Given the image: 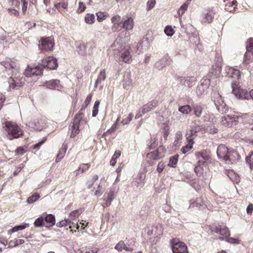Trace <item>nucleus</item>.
Instances as JSON below:
<instances>
[{
    "label": "nucleus",
    "instance_id": "1",
    "mask_svg": "<svg viewBox=\"0 0 253 253\" xmlns=\"http://www.w3.org/2000/svg\"><path fill=\"white\" fill-rule=\"evenodd\" d=\"M3 128L7 133V138L10 140L18 138L23 134V131L17 124L11 121H6Z\"/></svg>",
    "mask_w": 253,
    "mask_h": 253
},
{
    "label": "nucleus",
    "instance_id": "2",
    "mask_svg": "<svg viewBox=\"0 0 253 253\" xmlns=\"http://www.w3.org/2000/svg\"><path fill=\"white\" fill-rule=\"evenodd\" d=\"M170 245L173 253H189L187 245L178 239H171Z\"/></svg>",
    "mask_w": 253,
    "mask_h": 253
},
{
    "label": "nucleus",
    "instance_id": "3",
    "mask_svg": "<svg viewBox=\"0 0 253 253\" xmlns=\"http://www.w3.org/2000/svg\"><path fill=\"white\" fill-rule=\"evenodd\" d=\"M211 98L218 111L222 113H225L227 107L221 95L218 92H214L212 94Z\"/></svg>",
    "mask_w": 253,
    "mask_h": 253
},
{
    "label": "nucleus",
    "instance_id": "4",
    "mask_svg": "<svg viewBox=\"0 0 253 253\" xmlns=\"http://www.w3.org/2000/svg\"><path fill=\"white\" fill-rule=\"evenodd\" d=\"M39 44V49L42 52L51 51L54 45V39L51 37L42 38Z\"/></svg>",
    "mask_w": 253,
    "mask_h": 253
},
{
    "label": "nucleus",
    "instance_id": "5",
    "mask_svg": "<svg viewBox=\"0 0 253 253\" xmlns=\"http://www.w3.org/2000/svg\"><path fill=\"white\" fill-rule=\"evenodd\" d=\"M232 92L238 98L249 99L250 94L248 91L238 86V84L235 81L232 83Z\"/></svg>",
    "mask_w": 253,
    "mask_h": 253
},
{
    "label": "nucleus",
    "instance_id": "6",
    "mask_svg": "<svg viewBox=\"0 0 253 253\" xmlns=\"http://www.w3.org/2000/svg\"><path fill=\"white\" fill-rule=\"evenodd\" d=\"M211 231L219 234L223 237H220V240H224V238H228L230 235V232L226 225H218L213 226L211 228Z\"/></svg>",
    "mask_w": 253,
    "mask_h": 253
},
{
    "label": "nucleus",
    "instance_id": "7",
    "mask_svg": "<svg viewBox=\"0 0 253 253\" xmlns=\"http://www.w3.org/2000/svg\"><path fill=\"white\" fill-rule=\"evenodd\" d=\"M42 65L43 68L49 70H54L58 67L57 59L53 56H48L43 58L42 61Z\"/></svg>",
    "mask_w": 253,
    "mask_h": 253
},
{
    "label": "nucleus",
    "instance_id": "8",
    "mask_svg": "<svg viewBox=\"0 0 253 253\" xmlns=\"http://www.w3.org/2000/svg\"><path fill=\"white\" fill-rule=\"evenodd\" d=\"M43 67L42 65L35 67L28 66L25 70L24 75L26 77H31L34 76H40L43 73Z\"/></svg>",
    "mask_w": 253,
    "mask_h": 253
},
{
    "label": "nucleus",
    "instance_id": "9",
    "mask_svg": "<svg viewBox=\"0 0 253 253\" xmlns=\"http://www.w3.org/2000/svg\"><path fill=\"white\" fill-rule=\"evenodd\" d=\"M239 116L235 114L224 115L221 118V123L226 126H232L238 121Z\"/></svg>",
    "mask_w": 253,
    "mask_h": 253
},
{
    "label": "nucleus",
    "instance_id": "10",
    "mask_svg": "<svg viewBox=\"0 0 253 253\" xmlns=\"http://www.w3.org/2000/svg\"><path fill=\"white\" fill-rule=\"evenodd\" d=\"M130 46L125 48L120 55V60L125 63H130L132 61V56L130 54Z\"/></svg>",
    "mask_w": 253,
    "mask_h": 253
},
{
    "label": "nucleus",
    "instance_id": "11",
    "mask_svg": "<svg viewBox=\"0 0 253 253\" xmlns=\"http://www.w3.org/2000/svg\"><path fill=\"white\" fill-rule=\"evenodd\" d=\"M104 202L101 205L104 207H108L111 204L112 201L115 198V191L113 189H110V191L106 193L104 196Z\"/></svg>",
    "mask_w": 253,
    "mask_h": 253
},
{
    "label": "nucleus",
    "instance_id": "12",
    "mask_svg": "<svg viewBox=\"0 0 253 253\" xmlns=\"http://www.w3.org/2000/svg\"><path fill=\"white\" fill-rule=\"evenodd\" d=\"M240 158V156L237 151L230 149L224 161L227 164H229L236 162Z\"/></svg>",
    "mask_w": 253,
    "mask_h": 253
},
{
    "label": "nucleus",
    "instance_id": "13",
    "mask_svg": "<svg viewBox=\"0 0 253 253\" xmlns=\"http://www.w3.org/2000/svg\"><path fill=\"white\" fill-rule=\"evenodd\" d=\"M0 64L3 66L6 70H10L17 68V63L14 59L7 58L0 62Z\"/></svg>",
    "mask_w": 253,
    "mask_h": 253
},
{
    "label": "nucleus",
    "instance_id": "14",
    "mask_svg": "<svg viewBox=\"0 0 253 253\" xmlns=\"http://www.w3.org/2000/svg\"><path fill=\"white\" fill-rule=\"evenodd\" d=\"M230 150L225 145L220 144L218 146L217 154L219 158L225 160Z\"/></svg>",
    "mask_w": 253,
    "mask_h": 253
},
{
    "label": "nucleus",
    "instance_id": "15",
    "mask_svg": "<svg viewBox=\"0 0 253 253\" xmlns=\"http://www.w3.org/2000/svg\"><path fill=\"white\" fill-rule=\"evenodd\" d=\"M45 119L42 117L35 119L31 123V126L35 129L39 130H42L44 126Z\"/></svg>",
    "mask_w": 253,
    "mask_h": 253
},
{
    "label": "nucleus",
    "instance_id": "16",
    "mask_svg": "<svg viewBox=\"0 0 253 253\" xmlns=\"http://www.w3.org/2000/svg\"><path fill=\"white\" fill-rule=\"evenodd\" d=\"M46 86L52 89L60 90L63 88L62 85L60 84V82L58 80H51L45 83Z\"/></svg>",
    "mask_w": 253,
    "mask_h": 253
},
{
    "label": "nucleus",
    "instance_id": "17",
    "mask_svg": "<svg viewBox=\"0 0 253 253\" xmlns=\"http://www.w3.org/2000/svg\"><path fill=\"white\" fill-rule=\"evenodd\" d=\"M158 106V101L152 100L143 105L141 108L143 114H144L155 108Z\"/></svg>",
    "mask_w": 253,
    "mask_h": 253
},
{
    "label": "nucleus",
    "instance_id": "18",
    "mask_svg": "<svg viewBox=\"0 0 253 253\" xmlns=\"http://www.w3.org/2000/svg\"><path fill=\"white\" fill-rule=\"evenodd\" d=\"M197 136V131L196 129L192 128L187 131L186 134V139L187 143H192L194 144V139Z\"/></svg>",
    "mask_w": 253,
    "mask_h": 253
},
{
    "label": "nucleus",
    "instance_id": "19",
    "mask_svg": "<svg viewBox=\"0 0 253 253\" xmlns=\"http://www.w3.org/2000/svg\"><path fill=\"white\" fill-rule=\"evenodd\" d=\"M227 75L232 78L239 80L241 76L240 71L234 68H229L227 69Z\"/></svg>",
    "mask_w": 253,
    "mask_h": 253
},
{
    "label": "nucleus",
    "instance_id": "20",
    "mask_svg": "<svg viewBox=\"0 0 253 253\" xmlns=\"http://www.w3.org/2000/svg\"><path fill=\"white\" fill-rule=\"evenodd\" d=\"M196 160L198 161H209L211 159L210 156L207 153L205 150H202L200 152H197L195 154Z\"/></svg>",
    "mask_w": 253,
    "mask_h": 253
},
{
    "label": "nucleus",
    "instance_id": "21",
    "mask_svg": "<svg viewBox=\"0 0 253 253\" xmlns=\"http://www.w3.org/2000/svg\"><path fill=\"white\" fill-rule=\"evenodd\" d=\"M215 14V12L212 9H209L208 12L205 14L203 22L204 23H211L212 21Z\"/></svg>",
    "mask_w": 253,
    "mask_h": 253
},
{
    "label": "nucleus",
    "instance_id": "22",
    "mask_svg": "<svg viewBox=\"0 0 253 253\" xmlns=\"http://www.w3.org/2000/svg\"><path fill=\"white\" fill-rule=\"evenodd\" d=\"M162 156H160L159 148L155 151L148 153L146 155V158L150 162L151 160H158L160 159Z\"/></svg>",
    "mask_w": 253,
    "mask_h": 253
},
{
    "label": "nucleus",
    "instance_id": "23",
    "mask_svg": "<svg viewBox=\"0 0 253 253\" xmlns=\"http://www.w3.org/2000/svg\"><path fill=\"white\" fill-rule=\"evenodd\" d=\"M44 221H45L47 225L46 227L50 228L52 227L55 223V218L54 215L49 214L46 215L44 217Z\"/></svg>",
    "mask_w": 253,
    "mask_h": 253
},
{
    "label": "nucleus",
    "instance_id": "24",
    "mask_svg": "<svg viewBox=\"0 0 253 253\" xmlns=\"http://www.w3.org/2000/svg\"><path fill=\"white\" fill-rule=\"evenodd\" d=\"M68 2L65 0H62L61 2H57L54 4V7L60 13H62L64 10L68 8Z\"/></svg>",
    "mask_w": 253,
    "mask_h": 253
},
{
    "label": "nucleus",
    "instance_id": "25",
    "mask_svg": "<svg viewBox=\"0 0 253 253\" xmlns=\"http://www.w3.org/2000/svg\"><path fill=\"white\" fill-rule=\"evenodd\" d=\"M192 109L194 114L197 118H200L203 113V108L201 104H194L192 105Z\"/></svg>",
    "mask_w": 253,
    "mask_h": 253
},
{
    "label": "nucleus",
    "instance_id": "26",
    "mask_svg": "<svg viewBox=\"0 0 253 253\" xmlns=\"http://www.w3.org/2000/svg\"><path fill=\"white\" fill-rule=\"evenodd\" d=\"M134 26V21L132 17H128L125 20L123 24V27L126 30H130L132 29Z\"/></svg>",
    "mask_w": 253,
    "mask_h": 253
},
{
    "label": "nucleus",
    "instance_id": "27",
    "mask_svg": "<svg viewBox=\"0 0 253 253\" xmlns=\"http://www.w3.org/2000/svg\"><path fill=\"white\" fill-rule=\"evenodd\" d=\"M115 249L119 252H122L123 249L126 251H132L133 249L126 246L123 241H120L115 247Z\"/></svg>",
    "mask_w": 253,
    "mask_h": 253
},
{
    "label": "nucleus",
    "instance_id": "28",
    "mask_svg": "<svg viewBox=\"0 0 253 253\" xmlns=\"http://www.w3.org/2000/svg\"><path fill=\"white\" fill-rule=\"evenodd\" d=\"M106 78V73L105 69L102 70L98 76L97 80L94 84V86L96 87L98 84H100L102 81H104Z\"/></svg>",
    "mask_w": 253,
    "mask_h": 253
},
{
    "label": "nucleus",
    "instance_id": "29",
    "mask_svg": "<svg viewBox=\"0 0 253 253\" xmlns=\"http://www.w3.org/2000/svg\"><path fill=\"white\" fill-rule=\"evenodd\" d=\"M247 51L244 55V61L247 63L249 64L250 62L253 61V52L248 49L247 47H246Z\"/></svg>",
    "mask_w": 253,
    "mask_h": 253
},
{
    "label": "nucleus",
    "instance_id": "30",
    "mask_svg": "<svg viewBox=\"0 0 253 253\" xmlns=\"http://www.w3.org/2000/svg\"><path fill=\"white\" fill-rule=\"evenodd\" d=\"M84 211V209L80 208L78 210L72 211L70 213L69 219H70V221L76 219V218L80 216Z\"/></svg>",
    "mask_w": 253,
    "mask_h": 253
},
{
    "label": "nucleus",
    "instance_id": "31",
    "mask_svg": "<svg viewBox=\"0 0 253 253\" xmlns=\"http://www.w3.org/2000/svg\"><path fill=\"white\" fill-rule=\"evenodd\" d=\"M191 0H187L184 3L177 11V14L179 17H181L182 15L185 13V11L187 9V8L190 3Z\"/></svg>",
    "mask_w": 253,
    "mask_h": 253
},
{
    "label": "nucleus",
    "instance_id": "32",
    "mask_svg": "<svg viewBox=\"0 0 253 253\" xmlns=\"http://www.w3.org/2000/svg\"><path fill=\"white\" fill-rule=\"evenodd\" d=\"M178 159L179 155L178 154H176L174 156L170 157L169 158V163L168 164V166L170 168H176Z\"/></svg>",
    "mask_w": 253,
    "mask_h": 253
},
{
    "label": "nucleus",
    "instance_id": "33",
    "mask_svg": "<svg viewBox=\"0 0 253 253\" xmlns=\"http://www.w3.org/2000/svg\"><path fill=\"white\" fill-rule=\"evenodd\" d=\"M90 167L89 163L82 164L80 165L79 168L76 170V175L79 174L80 173H83L87 170Z\"/></svg>",
    "mask_w": 253,
    "mask_h": 253
},
{
    "label": "nucleus",
    "instance_id": "34",
    "mask_svg": "<svg viewBox=\"0 0 253 253\" xmlns=\"http://www.w3.org/2000/svg\"><path fill=\"white\" fill-rule=\"evenodd\" d=\"M71 138H74L80 132L79 126H76L75 124L73 123L71 126Z\"/></svg>",
    "mask_w": 253,
    "mask_h": 253
},
{
    "label": "nucleus",
    "instance_id": "35",
    "mask_svg": "<svg viewBox=\"0 0 253 253\" xmlns=\"http://www.w3.org/2000/svg\"><path fill=\"white\" fill-rule=\"evenodd\" d=\"M84 116V114L80 111L74 117L73 123L75 124L76 126L78 125L80 126V122L82 120Z\"/></svg>",
    "mask_w": 253,
    "mask_h": 253
},
{
    "label": "nucleus",
    "instance_id": "36",
    "mask_svg": "<svg viewBox=\"0 0 253 253\" xmlns=\"http://www.w3.org/2000/svg\"><path fill=\"white\" fill-rule=\"evenodd\" d=\"M96 15L97 17V20L99 22L103 21L109 17V14L106 12L99 11L97 12Z\"/></svg>",
    "mask_w": 253,
    "mask_h": 253
},
{
    "label": "nucleus",
    "instance_id": "37",
    "mask_svg": "<svg viewBox=\"0 0 253 253\" xmlns=\"http://www.w3.org/2000/svg\"><path fill=\"white\" fill-rule=\"evenodd\" d=\"M221 67L220 66L215 65H213L211 68V73L215 77H217L220 74Z\"/></svg>",
    "mask_w": 253,
    "mask_h": 253
},
{
    "label": "nucleus",
    "instance_id": "38",
    "mask_svg": "<svg viewBox=\"0 0 253 253\" xmlns=\"http://www.w3.org/2000/svg\"><path fill=\"white\" fill-rule=\"evenodd\" d=\"M178 111L182 114H188L192 111V107L189 105H186L180 107Z\"/></svg>",
    "mask_w": 253,
    "mask_h": 253
},
{
    "label": "nucleus",
    "instance_id": "39",
    "mask_svg": "<svg viewBox=\"0 0 253 253\" xmlns=\"http://www.w3.org/2000/svg\"><path fill=\"white\" fill-rule=\"evenodd\" d=\"M85 22L88 24H92L95 21V16L94 14L87 13L84 17Z\"/></svg>",
    "mask_w": 253,
    "mask_h": 253
},
{
    "label": "nucleus",
    "instance_id": "40",
    "mask_svg": "<svg viewBox=\"0 0 253 253\" xmlns=\"http://www.w3.org/2000/svg\"><path fill=\"white\" fill-rule=\"evenodd\" d=\"M9 86L12 89H17L18 87L21 86V83H16V81L13 78H10L8 80Z\"/></svg>",
    "mask_w": 253,
    "mask_h": 253
},
{
    "label": "nucleus",
    "instance_id": "41",
    "mask_svg": "<svg viewBox=\"0 0 253 253\" xmlns=\"http://www.w3.org/2000/svg\"><path fill=\"white\" fill-rule=\"evenodd\" d=\"M204 168H205V167H203L196 165L194 169V171L197 176L199 177L203 176Z\"/></svg>",
    "mask_w": 253,
    "mask_h": 253
},
{
    "label": "nucleus",
    "instance_id": "42",
    "mask_svg": "<svg viewBox=\"0 0 253 253\" xmlns=\"http://www.w3.org/2000/svg\"><path fill=\"white\" fill-rule=\"evenodd\" d=\"M204 202L203 199L201 197L197 198L196 200L190 203V207H200L203 205Z\"/></svg>",
    "mask_w": 253,
    "mask_h": 253
},
{
    "label": "nucleus",
    "instance_id": "43",
    "mask_svg": "<svg viewBox=\"0 0 253 253\" xmlns=\"http://www.w3.org/2000/svg\"><path fill=\"white\" fill-rule=\"evenodd\" d=\"M40 197V196L38 193H35L28 198L27 202L29 204H32L37 201Z\"/></svg>",
    "mask_w": 253,
    "mask_h": 253
},
{
    "label": "nucleus",
    "instance_id": "44",
    "mask_svg": "<svg viewBox=\"0 0 253 253\" xmlns=\"http://www.w3.org/2000/svg\"><path fill=\"white\" fill-rule=\"evenodd\" d=\"M34 225L35 227H40L43 226L44 225V217L43 216H40L34 222Z\"/></svg>",
    "mask_w": 253,
    "mask_h": 253
},
{
    "label": "nucleus",
    "instance_id": "45",
    "mask_svg": "<svg viewBox=\"0 0 253 253\" xmlns=\"http://www.w3.org/2000/svg\"><path fill=\"white\" fill-rule=\"evenodd\" d=\"M100 103V102L99 100H97L95 102L92 109V117H95L97 115L98 113V108Z\"/></svg>",
    "mask_w": 253,
    "mask_h": 253
},
{
    "label": "nucleus",
    "instance_id": "46",
    "mask_svg": "<svg viewBox=\"0 0 253 253\" xmlns=\"http://www.w3.org/2000/svg\"><path fill=\"white\" fill-rule=\"evenodd\" d=\"M71 223V221H70V219H64L57 222L56 226L58 227H65L70 225Z\"/></svg>",
    "mask_w": 253,
    "mask_h": 253
},
{
    "label": "nucleus",
    "instance_id": "47",
    "mask_svg": "<svg viewBox=\"0 0 253 253\" xmlns=\"http://www.w3.org/2000/svg\"><path fill=\"white\" fill-rule=\"evenodd\" d=\"M133 117V114L132 113H130L129 114H128V116L126 118H124L122 121V122L121 123L123 125H127L132 120V118Z\"/></svg>",
    "mask_w": 253,
    "mask_h": 253
},
{
    "label": "nucleus",
    "instance_id": "48",
    "mask_svg": "<svg viewBox=\"0 0 253 253\" xmlns=\"http://www.w3.org/2000/svg\"><path fill=\"white\" fill-rule=\"evenodd\" d=\"M227 175L229 177V178L233 181H236L237 180V175L235 173L231 170H228L227 171Z\"/></svg>",
    "mask_w": 253,
    "mask_h": 253
},
{
    "label": "nucleus",
    "instance_id": "49",
    "mask_svg": "<svg viewBox=\"0 0 253 253\" xmlns=\"http://www.w3.org/2000/svg\"><path fill=\"white\" fill-rule=\"evenodd\" d=\"M29 224H25L23 225L16 226L13 227L11 229L12 232H15L19 230H22L25 229L26 227H29Z\"/></svg>",
    "mask_w": 253,
    "mask_h": 253
},
{
    "label": "nucleus",
    "instance_id": "50",
    "mask_svg": "<svg viewBox=\"0 0 253 253\" xmlns=\"http://www.w3.org/2000/svg\"><path fill=\"white\" fill-rule=\"evenodd\" d=\"M193 144L192 143H187V144L182 147L181 151L183 154H185L189 152L193 148Z\"/></svg>",
    "mask_w": 253,
    "mask_h": 253
},
{
    "label": "nucleus",
    "instance_id": "51",
    "mask_svg": "<svg viewBox=\"0 0 253 253\" xmlns=\"http://www.w3.org/2000/svg\"><path fill=\"white\" fill-rule=\"evenodd\" d=\"M66 149L60 150L55 160L56 162H58L62 160V159L64 157Z\"/></svg>",
    "mask_w": 253,
    "mask_h": 253
},
{
    "label": "nucleus",
    "instance_id": "52",
    "mask_svg": "<svg viewBox=\"0 0 253 253\" xmlns=\"http://www.w3.org/2000/svg\"><path fill=\"white\" fill-rule=\"evenodd\" d=\"M246 161L249 164L251 169H253V152L246 157Z\"/></svg>",
    "mask_w": 253,
    "mask_h": 253
},
{
    "label": "nucleus",
    "instance_id": "53",
    "mask_svg": "<svg viewBox=\"0 0 253 253\" xmlns=\"http://www.w3.org/2000/svg\"><path fill=\"white\" fill-rule=\"evenodd\" d=\"M26 148H25L22 146L18 147L15 150V153L17 155L22 156L26 152Z\"/></svg>",
    "mask_w": 253,
    "mask_h": 253
},
{
    "label": "nucleus",
    "instance_id": "54",
    "mask_svg": "<svg viewBox=\"0 0 253 253\" xmlns=\"http://www.w3.org/2000/svg\"><path fill=\"white\" fill-rule=\"evenodd\" d=\"M156 4L155 0H148L147 2V10L149 11L152 9Z\"/></svg>",
    "mask_w": 253,
    "mask_h": 253
},
{
    "label": "nucleus",
    "instance_id": "55",
    "mask_svg": "<svg viewBox=\"0 0 253 253\" xmlns=\"http://www.w3.org/2000/svg\"><path fill=\"white\" fill-rule=\"evenodd\" d=\"M165 32L168 36H172L174 34V30L171 27L167 26L165 29Z\"/></svg>",
    "mask_w": 253,
    "mask_h": 253
},
{
    "label": "nucleus",
    "instance_id": "56",
    "mask_svg": "<svg viewBox=\"0 0 253 253\" xmlns=\"http://www.w3.org/2000/svg\"><path fill=\"white\" fill-rule=\"evenodd\" d=\"M121 22L115 23L113 24L112 27V30L113 32H117L121 30Z\"/></svg>",
    "mask_w": 253,
    "mask_h": 253
},
{
    "label": "nucleus",
    "instance_id": "57",
    "mask_svg": "<svg viewBox=\"0 0 253 253\" xmlns=\"http://www.w3.org/2000/svg\"><path fill=\"white\" fill-rule=\"evenodd\" d=\"M165 167V165L164 163L163 162H160V163H158V165L157 166V171L159 173H161L163 171Z\"/></svg>",
    "mask_w": 253,
    "mask_h": 253
},
{
    "label": "nucleus",
    "instance_id": "58",
    "mask_svg": "<svg viewBox=\"0 0 253 253\" xmlns=\"http://www.w3.org/2000/svg\"><path fill=\"white\" fill-rule=\"evenodd\" d=\"M85 9V6L83 2H79V7L77 10L78 13H81L83 12Z\"/></svg>",
    "mask_w": 253,
    "mask_h": 253
},
{
    "label": "nucleus",
    "instance_id": "59",
    "mask_svg": "<svg viewBox=\"0 0 253 253\" xmlns=\"http://www.w3.org/2000/svg\"><path fill=\"white\" fill-rule=\"evenodd\" d=\"M46 140V138L45 137H44L42 140L41 141L39 142V143L35 144L33 146V149H40V148L41 147L42 145L45 142Z\"/></svg>",
    "mask_w": 253,
    "mask_h": 253
},
{
    "label": "nucleus",
    "instance_id": "60",
    "mask_svg": "<svg viewBox=\"0 0 253 253\" xmlns=\"http://www.w3.org/2000/svg\"><path fill=\"white\" fill-rule=\"evenodd\" d=\"M69 228L70 229V231L72 232V233H74V230L72 229V228H76V229H79V225L78 224H74V223L71 222V223L69 225Z\"/></svg>",
    "mask_w": 253,
    "mask_h": 253
},
{
    "label": "nucleus",
    "instance_id": "61",
    "mask_svg": "<svg viewBox=\"0 0 253 253\" xmlns=\"http://www.w3.org/2000/svg\"><path fill=\"white\" fill-rule=\"evenodd\" d=\"M247 212L248 214L251 215L253 211V204L250 203L247 208Z\"/></svg>",
    "mask_w": 253,
    "mask_h": 253
},
{
    "label": "nucleus",
    "instance_id": "62",
    "mask_svg": "<svg viewBox=\"0 0 253 253\" xmlns=\"http://www.w3.org/2000/svg\"><path fill=\"white\" fill-rule=\"evenodd\" d=\"M85 253H97L98 249L97 248H92L91 249H86Z\"/></svg>",
    "mask_w": 253,
    "mask_h": 253
},
{
    "label": "nucleus",
    "instance_id": "63",
    "mask_svg": "<svg viewBox=\"0 0 253 253\" xmlns=\"http://www.w3.org/2000/svg\"><path fill=\"white\" fill-rule=\"evenodd\" d=\"M163 133L164 139L165 140H167L168 136L169 133V129L167 127L164 128Z\"/></svg>",
    "mask_w": 253,
    "mask_h": 253
},
{
    "label": "nucleus",
    "instance_id": "64",
    "mask_svg": "<svg viewBox=\"0 0 253 253\" xmlns=\"http://www.w3.org/2000/svg\"><path fill=\"white\" fill-rule=\"evenodd\" d=\"M247 47L253 52V39H250L249 44L247 45Z\"/></svg>",
    "mask_w": 253,
    "mask_h": 253
}]
</instances>
